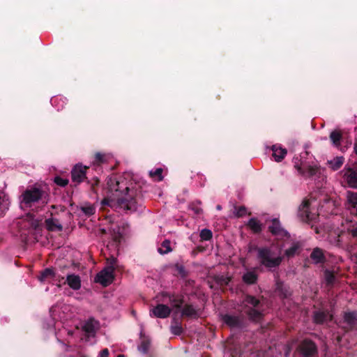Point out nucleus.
<instances>
[{
	"mask_svg": "<svg viewBox=\"0 0 357 357\" xmlns=\"http://www.w3.org/2000/svg\"><path fill=\"white\" fill-rule=\"evenodd\" d=\"M109 191L111 195L102 200L104 205L112 206H118L124 211H135L137 210L135 196L137 191L132 182H128L126 178H109L107 181Z\"/></svg>",
	"mask_w": 357,
	"mask_h": 357,
	"instance_id": "nucleus-1",
	"label": "nucleus"
},
{
	"mask_svg": "<svg viewBox=\"0 0 357 357\" xmlns=\"http://www.w3.org/2000/svg\"><path fill=\"white\" fill-rule=\"evenodd\" d=\"M108 266L101 271L96 277V282L101 284L104 287L110 284L114 280V264H116V259L111 257L107 259Z\"/></svg>",
	"mask_w": 357,
	"mask_h": 357,
	"instance_id": "nucleus-2",
	"label": "nucleus"
},
{
	"mask_svg": "<svg viewBox=\"0 0 357 357\" xmlns=\"http://www.w3.org/2000/svg\"><path fill=\"white\" fill-rule=\"evenodd\" d=\"M258 257L260 263L269 268L278 266L282 261V258L280 256L275 255L267 248L259 249Z\"/></svg>",
	"mask_w": 357,
	"mask_h": 357,
	"instance_id": "nucleus-3",
	"label": "nucleus"
},
{
	"mask_svg": "<svg viewBox=\"0 0 357 357\" xmlns=\"http://www.w3.org/2000/svg\"><path fill=\"white\" fill-rule=\"evenodd\" d=\"M294 167L297 169L300 175L305 177H310L314 175L318 169L316 165L310 164L306 161L300 162L297 158L294 160Z\"/></svg>",
	"mask_w": 357,
	"mask_h": 357,
	"instance_id": "nucleus-4",
	"label": "nucleus"
},
{
	"mask_svg": "<svg viewBox=\"0 0 357 357\" xmlns=\"http://www.w3.org/2000/svg\"><path fill=\"white\" fill-rule=\"evenodd\" d=\"M259 303V301L253 296H247L244 300V305L248 308L246 313L254 321L259 320L261 318V312L255 309Z\"/></svg>",
	"mask_w": 357,
	"mask_h": 357,
	"instance_id": "nucleus-5",
	"label": "nucleus"
},
{
	"mask_svg": "<svg viewBox=\"0 0 357 357\" xmlns=\"http://www.w3.org/2000/svg\"><path fill=\"white\" fill-rule=\"evenodd\" d=\"M42 197V191L38 188L26 190L22 195V203L26 206H31L33 203L38 202Z\"/></svg>",
	"mask_w": 357,
	"mask_h": 357,
	"instance_id": "nucleus-6",
	"label": "nucleus"
},
{
	"mask_svg": "<svg viewBox=\"0 0 357 357\" xmlns=\"http://www.w3.org/2000/svg\"><path fill=\"white\" fill-rule=\"evenodd\" d=\"M342 172L348 185L352 188H357V169L345 167Z\"/></svg>",
	"mask_w": 357,
	"mask_h": 357,
	"instance_id": "nucleus-7",
	"label": "nucleus"
},
{
	"mask_svg": "<svg viewBox=\"0 0 357 357\" xmlns=\"http://www.w3.org/2000/svg\"><path fill=\"white\" fill-rule=\"evenodd\" d=\"M87 168V167L82 165H75L71 172L73 181L77 183L82 182L86 178Z\"/></svg>",
	"mask_w": 357,
	"mask_h": 357,
	"instance_id": "nucleus-8",
	"label": "nucleus"
},
{
	"mask_svg": "<svg viewBox=\"0 0 357 357\" xmlns=\"http://www.w3.org/2000/svg\"><path fill=\"white\" fill-rule=\"evenodd\" d=\"M171 312V309L162 304H159L150 310V315L158 318H167Z\"/></svg>",
	"mask_w": 357,
	"mask_h": 357,
	"instance_id": "nucleus-9",
	"label": "nucleus"
},
{
	"mask_svg": "<svg viewBox=\"0 0 357 357\" xmlns=\"http://www.w3.org/2000/svg\"><path fill=\"white\" fill-rule=\"evenodd\" d=\"M300 349L302 354L305 357L312 356L317 352L314 343L309 340H304L300 346Z\"/></svg>",
	"mask_w": 357,
	"mask_h": 357,
	"instance_id": "nucleus-10",
	"label": "nucleus"
},
{
	"mask_svg": "<svg viewBox=\"0 0 357 357\" xmlns=\"http://www.w3.org/2000/svg\"><path fill=\"white\" fill-rule=\"evenodd\" d=\"M112 159V156L109 153L97 152L95 154L93 164L100 165L107 163Z\"/></svg>",
	"mask_w": 357,
	"mask_h": 357,
	"instance_id": "nucleus-11",
	"label": "nucleus"
},
{
	"mask_svg": "<svg viewBox=\"0 0 357 357\" xmlns=\"http://www.w3.org/2000/svg\"><path fill=\"white\" fill-rule=\"evenodd\" d=\"M271 232L278 236H282L287 235V232L281 227L279 221L273 219L272 225L269 227Z\"/></svg>",
	"mask_w": 357,
	"mask_h": 357,
	"instance_id": "nucleus-12",
	"label": "nucleus"
},
{
	"mask_svg": "<svg viewBox=\"0 0 357 357\" xmlns=\"http://www.w3.org/2000/svg\"><path fill=\"white\" fill-rule=\"evenodd\" d=\"M273 151V157L274 158L276 162H280L284 159L285 155L287 153V151L285 149H283L280 146H278L276 145H273L272 146Z\"/></svg>",
	"mask_w": 357,
	"mask_h": 357,
	"instance_id": "nucleus-13",
	"label": "nucleus"
},
{
	"mask_svg": "<svg viewBox=\"0 0 357 357\" xmlns=\"http://www.w3.org/2000/svg\"><path fill=\"white\" fill-rule=\"evenodd\" d=\"M67 282L70 288L78 290L81 287V280L78 275H69L67 277Z\"/></svg>",
	"mask_w": 357,
	"mask_h": 357,
	"instance_id": "nucleus-14",
	"label": "nucleus"
},
{
	"mask_svg": "<svg viewBox=\"0 0 357 357\" xmlns=\"http://www.w3.org/2000/svg\"><path fill=\"white\" fill-rule=\"evenodd\" d=\"M332 318V314L325 312H317L314 315V321L319 324L331 320Z\"/></svg>",
	"mask_w": 357,
	"mask_h": 357,
	"instance_id": "nucleus-15",
	"label": "nucleus"
},
{
	"mask_svg": "<svg viewBox=\"0 0 357 357\" xmlns=\"http://www.w3.org/2000/svg\"><path fill=\"white\" fill-rule=\"evenodd\" d=\"M344 158L342 156H337L331 160L328 161L329 167L333 170H337L343 165Z\"/></svg>",
	"mask_w": 357,
	"mask_h": 357,
	"instance_id": "nucleus-16",
	"label": "nucleus"
},
{
	"mask_svg": "<svg viewBox=\"0 0 357 357\" xmlns=\"http://www.w3.org/2000/svg\"><path fill=\"white\" fill-rule=\"evenodd\" d=\"M47 228L51 231H61L63 229L62 225L59 223V220L54 218H49L45 221Z\"/></svg>",
	"mask_w": 357,
	"mask_h": 357,
	"instance_id": "nucleus-17",
	"label": "nucleus"
},
{
	"mask_svg": "<svg viewBox=\"0 0 357 357\" xmlns=\"http://www.w3.org/2000/svg\"><path fill=\"white\" fill-rule=\"evenodd\" d=\"M311 259L314 263H321L324 261V255L322 250L317 248H314L310 255Z\"/></svg>",
	"mask_w": 357,
	"mask_h": 357,
	"instance_id": "nucleus-18",
	"label": "nucleus"
},
{
	"mask_svg": "<svg viewBox=\"0 0 357 357\" xmlns=\"http://www.w3.org/2000/svg\"><path fill=\"white\" fill-rule=\"evenodd\" d=\"M342 138V135L340 130H335L330 134V139L331 140L333 144L336 147L340 146Z\"/></svg>",
	"mask_w": 357,
	"mask_h": 357,
	"instance_id": "nucleus-19",
	"label": "nucleus"
},
{
	"mask_svg": "<svg viewBox=\"0 0 357 357\" xmlns=\"http://www.w3.org/2000/svg\"><path fill=\"white\" fill-rule=\"evenodd\" d=\"M223 321L226 324L231 327H236L240 324V320L238 318L234 316L225 315L223 317Z\"/></svg>",
	"mask_w": 357,
	"mask_h": 357,
	"instance_id": "nucleus-20",
	"label": "nucleus"
},
{
	"mask_svg": "<svg viewBox=\"0 0 357 357\" xmlns=\"http://www.w3.org/2000/svg\"><path fill=\"white\" fill-rule=\"evenodd\" d=\"M172 249L171 248V242L169 240H165L162 243L160 248H158V251L161 255H165L170 252H172Z\"/></svg>",
	"mask_w": 357,
	"mask_h": 357,
	"instance_id": "nucleus-21",
	"label": "nucleus"
},
{
	"mask_svg": "<svg viewBox=\"0 0 357 357\" xmlns=\"http://www.w3.org/2000/svg\"><path fill=\"white\" fill-rule=\"evenodd\" d=\"M248 225L254 232H259L261 230V225L256 218H251Z\"/></svg>",
	"mask_w": 357,
	"mask_h": 357,
	"instance_id": "nucleus-22",
	"label": "nucleus"
},
{
	"mask_svg": "<svg viewBox=\"0 0 357 357\" xmlns=\"http://www.w3.org/2000/svg\"><path fill=\"white\" fill-rule=\"evenodd\" d=\"M347 200L349 204L356 208L357 206V192L348 191L347 192Z\"/></svg>",
	"mask_w": 357,
	"mask_h": 357,
	"instance_id": "nucleus-23",
	"label": "nucleus"
},
{
	"mask_svg": "<svg viewBox=\"0 0 357 357\" xmlns=\"http://www.w3.org/2000/svg\"><path fill=\"white\" fill-rule=\"evenodd\" d=\"M310 202L308 200H304L299 207V211L302 216H305L307 219L309 218L308 208Z\"/></svg>",
	"mask_w": 357,
	"mask_h": 357,
	"instance_id": "nucleus-24",
	"label": "nucleus"
},
{
	"mask_svg": "<svg viewBox=\"0 0 357 357\" xmlns=\"http://www.w3.org/2000/svg\"><path fill=\"white\" fill-rule=\"evenodd\" d=\"M162 169L161 168H157L155 170L150 171L149 174L151 178L154 180L160 181L162 180Z\"/></svg>",
	"mask_w": 357,
	"mask_h": 357,
	"instance_id": "nucleus-25",
	"label": "nucleus"
},
{
	"mask_svg": "<svg viewBox=\"0 0 357 357\" xmlns=\"http://www.w3.org/2000/svg\"><path fill=\"white\" fill-rule=\"evenodd\" d=\"M243 279L248 284H253L257 280V275L253 272H248L244 274Z\"/></svg>",
	"mask_w": 357,
	"mask_h": 357,
	"instance_id": "nucleus-26",
	"label": "nucleus"
},
{
	"mask_svg": "<svg viewBox=\"0 0 357 357\" xmlns=\"http://www.w3.org/2000/svg\"><path fill=\"white\" fill-rule=\"evenodd\" d=\"M212 231L208 229H202L199 234L202 241H209L212 238Z\"/></svg>",
	"mask_w": 357,
	"mask_h": 357,
	"instance_id": "nucleus-27",
	"label": "nucleus"
},
{
	"mask_svg": "<svg viewBox=\"0 0 357 357\" xmlns=\"http://www.w3.org/2000/svg\"><path fill=\"white\" fill-rule=\"evenodd\" d=\"M344 319L347 324L351 325L355 324L356 319V314L354 312H347L345 313Z\"/></svg>",
	"mask_w": 357,
	"mask_h": 357,
	"instance_id": "nucleus-28",
	"label": "nucleus"
},
{
	"mask_svg": "<svg viewBox=\"0 0 357 357\" xmlns=\"http://www.w3.org/2000/svg\"><path fill=\"white\" fill-rule=\"evenodd\" d=\"M298 248H299V245L298 243L293 244L290 248L287 249L285 251L286 256L288 257L294 256L295 254L296 253V252L298 251Z\"/></svg>",
	"mask_w": 357,
	"mask_h": 357,
	"instance_id": "nucleus-29",
	"label": "nucleus"
},
{
	"mask_svg": "<svg viewBox=\"0 0 357 357\" xmlns=\"http://www.w3.org/2000/svg\"><path fill=\"white\" fill-rule=\"evenodd\" d=\"M182 314L183 315L192 317L196 314V311L192 306L187 305L183 308Z\"/></svg>",
	"mask_w": 357,
	"mask_h": 357,
	"instance_id": "nucleus-30",
	"label": "nucleus"
},
{
	"mask_svg": "<svg viewBox=\"0 0 357 357\" xmlns=\"http://www.w3.org/2000/svg\"><path fill=\"white\" fill-rule=\"evenodd\" d=\"M324 277H325L326 282L328 284H332L335 281L334 274L329 271H325Z\"/></svg>",
	"mask_w": 357,
	"mask_h": 357,
	"instance_id": "nucleus-31",
	"label": "nucleus"
},
{
	"mask_svg": "<svg viewBox=\"0 0 357 357\" xmlns=\"http://www.w3.org/2000/svg\"><path fill=\"white\" fill-rule=\"evenodd\" d=\"M54 183L61 187H65L68 183V179L66 178H62L60 176H56L54 178Z\"/></svg>",
	"mask_w": 357,
	"mask_h": 357,
	"instance_id": "nucleus-32",
	"label": "nucleus"
},
{
	"mask_svg": "<svg viewBox=\"0 0 357 357\" xmlns=\"http://www.w3.org/2000/svg\"><path fill=\"white\" fill-rule=\"evenodd\" d=\"M82 211L87 215H91L94 213L95 208L91 205H86L82 207Z\"/></svg>",
	"mask_w": 357,
	"mask_h": 357,
	"instance_id": "nucleus-33",
	"label": "nucleus"
},
{
	"mask_svg": "<svg viewBox=\"0 0 357 357\" xmlns=\"http://www.w3.org/2000/svg\"><path fill=\"white\" fill-rule=\"evenodd\" d=\"M54 103L57 107L58 109H61L63 107V104L65 103V98L62 97L56 98L53 100Z\"/></svg>",
	"mask_w": 357,
	"mask_h": 357,
	"instance_id": "nucleus-34",
	"label": "nucleus"
},
{
	"mask_svg": "<svg viewBox=\"0 0 357 357\" xmlns=\"http://www.w3.org/2000/svg\"><path fill=\"white\" fill-rule=\"evenodd\" d=\"M150 347V342L147 341H143L139 346V350L144 354L147 353Z\"/></svg>",
	"mask_w": 357,
	"mask_h": 357,
	"instance_id": "nucleus-35",
	"label": "nucleus"
},
{
	"mask_svg": "<svg viewBox=\"0 0 357 357\" xmlns=\"http://www.w3.org/2000/svg\"><path fill=\"white\" fill-rule=\"evenodd\" d=\"M190 208L194 212L195 214L196 215H199L202 213V208L200 207L199 206V204H195V203H192L190 206Z\"/></svg>",
	"mask_w": 357,
	"mask_h": 357,
	"instance_id": "nucleus-36",
	"label": "nucleus"
},
{
	"mask_svg": "<svg viewBox=\"0 0 357 357\" xmlns=\"http://www.w3.org/2000/svg\"><path fill=\"white\" fill-rule=\"evenodd\" d=\"M54 275L53 271L52 269L47 268L42 273L40 280H43L48 277H52Z\"/></svg>",
	"mask_w": 357,
	"mask_h": 357,
	"instance_id": "nucleus-37",
	"label": "nucleus"
},
{
	"mask_svg": "<svg viewBox=\"0 0 357 357\" xmlns=\"http://www.w3.org/2000/svg\"><path fill=\"white\" fill-rule=\"evenodd\" d=\"M247 213V210L245 207L241 206L236 209V215L238 217H242Z\"/></svg>",
	"mask_w": 357,
	"mask_h": 357,
	"instance_id": "nucleus-38",
	"label": "nucleus"
},
{
	"mask_svg": "<svg viewBox=\"0 0 357 357\" xmlns=\"http://www.w3.org/2000/svg\"><path fill=\"white\" fill-rule=\"evenodd\" d=\"M108 356L109 350L107 349H105L100 352L99 357H108Z\"/></svg>",
	"mask_w": 357,
	"mask_h": 357,
	"instance_id": "nucleus-39",
	"label": "nucleus"
},
{
	"mask_svg": "<svg viewBox=\"0 0 357 357\" xmlns=\"http://www.w3.org/2000/svg\"><path fill=\"white\" fill-rule=\"evenodd\" d=\"M172 332L175 334H178L181 332V328L180 327H176L172 329Z\"/></svg>",
	"mask_w": 357,
	"mask_h": 357,
	"instance_id": "nucleus-40",
	"label": "nucleus"
},
{
	"mask_svg": "<svg viewBox=\"0 0 357 357\" xmlns=\"http://www.w3.org/2000/svg\"><path fill=\"white\" fill-rule=\"evenodd\" d=\"M351 234L354 236H357V227L351 230Z\"/></svg>",
	"mask_w": 357,
	"mask_h": 357,
	"instance_id": "nucleus-41",
	"label": "nucleus"
},
{
	"mask_svg": "<svg viewBox=\"0 0 357 357\" xmlns=\"http://www.w3.org/2000/svg\"><path fill=\"white\" fill-rule=\"evenodd\" d=\"M354 152L357 155V140L356 141V142L354 143Z\"/></svg>",
	"mask_w": 357,
	"mask_h": 357,
	"instance_id": "nucleus-42",
	"label": "nucleus"
},
{
	"mask_svg": "<svg viewBox=\"0 0 357 357\" xmlns=\"http://www.w3.org/2000/svg\"><path fill=\"white\" fill-rule=\"evenodd\" d=\"M174 306L176 307H179L181 306V302L178 301L176 303L174 304Z\"/></svg>",
	"mask_w": 357,
	"mask_h": 357,
	"instance_id": "nucleus-43",
	"label": "nucleus"
},
{
	"mask_svg": "<svg viewBox=\"0 0 357 357\" xmlns=\"http://www.w3.org/2000/svg\"><path fill=\"white\" fill-rule=\"evenodd\" d=\"M217 208H218V210H220V209H221V206L218 205V206H217Z\"/></svg>",
	"mask_w": 357,
	"mask_h": 357,
	"instance_id": "nucleus-44",
	"label": "nucleus"
},
{
	"mask_svg": "<svg viewBox=\"0 0 357 357\" xmlns=\"http://www.w3.org/2000/svg\"><path fill=\"white\" fill-rule=\"evenodd\" d=\"M117 357H125L123 355H119Z\"/></svg>",
	"mask_w": 357,
	"mask_h": 357,
	"instance_id": "nucleus-45",
	"label": "nucleus"
},
{
	"mask_svg": "<svg viewBox=\"0 0 357 357\" xmlns=\"http://www.w3.org/2000/svg\"><path fill=\"white\" fill-rule=\"evenodd\" d=\"M82 357H87V356H82Z\"/></svg>",
	"mask_w": 357,
	"mask_h": 357,
	"instance_id": "nucleus-46",
	"label": "nucleus"
}]
</instances>
